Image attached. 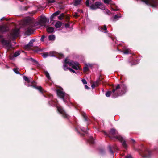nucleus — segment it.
<instances>
[{"instance_id":"nucleus-1","label":"nucleus","mask_w":158,"mask_h":158,"mask_svg":"<svg viewBox=\"0 0 158 158\" xmlns=\"http://www.w3.org/2000/svg\"><path fill=\"white\" fill-rule=\"evenodd\" d=\"M112 86L114 88L113 85H112ZM127 91V88L126 85L123 82H122V84L120 85L118 84L115 89L113 88L112 89V97L114 98H117L124 94Z\"/></svg>"},{"instance_id":"nucleus-2","label":"nucleus","mask_w":158,"mask_h":158,"mask_svg":"<svg viewBox=\"0 0 158 158\" xmlns=\"http://www.w3.org/2000/svg\"><path fill=\"white\" fill-rule=\"evenodd\" d=\"M103 132L105 135L108 137L111 140L115 139L122 141L123 139V137L118 134V131L115 129H111L109 133H107L105 131H103Z\"/></svg>"},{"instance_id":"nucleus-3","label":"nucleus","mask_w":158,"mask_h":158,"mask_svg":"<svg viewBox=\"0 0 158 158\" xmlns=\"http://www.w3.org/2000/svg\"><path fill=\"white\" fill-rule=\"evenodd\" d=\"M26 24L27 27V30L26 33L27 35L31 34L35 30L34 28L37 26V23H34L31 20H27L26 21Z\"/></svg>"},{"instance_id":"nucleus-4","label":"nucleus","mask_w":158,"mask_h":158,"mask_svg":"<svg viewBox=\"0 0 158 158\" xmlns=\"http://www.w3.org/2000/svg\"><path fill=\"white\" fill-rule=\"evenodd\" d=\"M89 1L90 0H86L85 4L87 7H89L90 9L95 10L98 8L101 9H103L104 8V6L103 4L99 2H95L94 5L92 4L90 6Z\"/></svg>"},{"instance_id":"nucleus-5","label":"nucleus","mask_w":158,"mask_h":158,"mask_svg":"<svg viewBox=\"0 0 158 158\" xmlns=\"http://www.w3.org/2000/svg\"><path fill=\"white\" fill-rule=\"evenodd\" d=\"M147 5L152 7L156 8L158 6V0H141Z\"/></svg>"},{"instance_id":"nucleus-6","label":"nucleus","mask_w":158,"mask_h":158,"mask_svg":"<svg viewBox=\"0 0 158 158\" xmlns=\"http://www.w3.org/2000/svg\"><path fill=\"white\" fill-rule=\"evenodd\" d=\"M75 130L78 133L80 134V135L81 136H88V132L87 131H85L83 127H80L78 125L75 127Z\"/></svg>"},{"instance_id":"nucleus-7","label":"nucleus","mask_w":158,"mask_h":158,"mask_svg":"<svg viewBox=\"0 0 158 158\" xmlns=\"http://www.w3.org/2000/svg\"><path fill=\"white\" fill-rule=\"evenodd\" d=\"M56 108L57 110L61 115L62 117L66 119L69 118V116L66 113L61 106H57Z\"/></svg>"},{"instance_id":"nucleus-8","label":"nucleus","mask_w":158,"mask_h":158,"mask_svg":"<svg viewBox=\"0 0 158 158\" xmlns=\"http://www.w3.org/2000/svg\"><path fill=\"white\" fill-rule=\"evenodd\" d=\"M19 29H14L13 30L10 34L8 35V38L9 40H13L18 36Z\"/></svg>"},{"instance_id":"nucleus-9","label":"nucleus","mask_w":158,"mask_h":158,"mask_svg":"<svg viewBox=\"0 0 158 158\" xmlns=\"http://www.w3.org/2000/svg\"><path fill=\"white\" fill-rule=\"evenodd\" d=\"M57 95L61 99H62L64 102H66V99L68 98V99H69V97L67 95H65V93L63 92L60 89H58L57 90Z\"/></svg>"},{"instance_id":"nucleus-10","label":"nucleus","mask_w":158,"mask_h":158,"mask_svg":"<svg viewBox=\"0 0 158 158\" xmlns=\"http://www.w3.org/2000/svg\"><path fill=\"white\" fill-rule=\"evenodd\" d=\"M103 79L102 78L101 79L100 78H99L92 85L91 87L92 88L94 89L96 86L98 85L100 83H101V82L103 83Z\"/></svg>"},{"instance_id":"nucleus-11","label":"nucleus","mask_w":158,"mask_h":158,"mask_svg":"<svg viewBox=\"0 0 158 158\" xmlns=\"http://www.w3.org/2000/svg\"><path fill=\"white\" fill-rule=\"evenodd\" d=\"M108 148L110 152L112 154L114 153V151H115L116 150H118L115 144L114 145L112 146H111L110 145H109Z\"/></svg>"},{"instance_id":"nucleus-12","label":"nucleus","mask_w":158,"mask_h":158,"mask_svg":"<svg viewBox=\"0 0 158 158\" xmlns=\"http://www.w3.org/2000/svg\"><path fill=\"white\" fill-rule=\"evenodd\" d=\"M9 28L6 25H0V33H3L8 31Z\"/></svg>"},{"instance_id":"nucleus-13","label":"nucleus","mask_w":158,"mask_h":158,"mask_svg":"<svg viewBox=\"0 0 158 158\" xmlns=\"http://www.w3.org/2000/svg\"><path fill=\"white\" fill-rule=\"evenodd\" d=\"M47 21V18L45 17H43L40 20L39 24L42 26H44L46 23Z\"/></svg>"},{"instance_id":"nucleus-14","label":"nucleus","mask_w":158,"mask_h":158,"mask_svg":"<svg viewBox=\"0 0 158 158\" xmlns=\"http://www.w3.org/2000/svg\"><path fill=\"white\" fill-rule=\"evenodd\" d=\"M151 152L148 149H146L145 151L143 153V157L147 158H149L150 156Z\"/></svg>"},{"instance_id":"nucleus-15","label":"nucleus","mask_w":158,"mask_h":158,"mask_svg":"<svg viewBox=\"0 0 158 158\" xmlns=\"http://www.w3.org/2000/svg\"><path fill=\"white\" fill-rule=\"evenodd\" d=\"M74 62L67 58H66L64 60V64L66 65L68 64L69 66H72L74 64Z\"/></svg>"},{"instance_id":"nucleus-16","label":"nucleus","mask_w":158,"mask_h":158,"mask_svg":"<svg viewBox=\"0 0 158 158\" xmlns=\"http://www.w3.org/2000/svg\"><path fill=\"white\" fill-rule=\"evenodd\" d=\"M1 43L3 45H5L6 47H9L10 44V42L9 41L4 40L3 39H2V40Z\"/></svg>"},{"instance_id":"nucleus-17","label":"nucleus","mask_w":158,"mask_h":158,"mask_svg":"<svg viewBox=\"0 0 158 158\" xmlns=\"http://www.w3.org/2000/svg\"><path fill=\"white\" fill-rule=\"evenodd\" d=\"M33 87L38 90L39 92L42 93H43L46 92L41 86H35V85H34Z\"/></svg>"},{"instance_id":"nucleus-18","label":"nucleus","mask_w":158,"mask_h":158,"mask_svg":"<svg viewBox=\"0 0 158 158\" xmlns=\"http://www.w3.org/2000/svg\"><path fill=\"white\" fill-rule=\"evenodd\" d=\"M35 41V40H31L30 42L25 46L26 49H28L33 46V43Z\"/></svg>"},{"instance_id":"nucleus-19","label":"nucleus","mask_w":158,"mask_h":158,"mask_svg":"<svg viewBox=\"0 0 158 158\" xmlns=\"http://www.w3.org/2000/svg\"><path fill=\"white\" fill-rule=\"evenodd\" d=\"M60 12L61 11H60L58 10L53 13L50 17L51 20V21L53 20L54 17L59 15L60 13Z\"/></svg>"},{"instance_id":"nucleus-20","label":"nucleus","mask_w":158,"mask_h":158,"mask_svg":"<svg viewBox=\"0 0 158 158\" xmlns=\"http://www.w3.org/2000/svg\"><path fill=\"white\" fill-rule=\"evenodd\" d=\"M79 64L77 62H74V64L72 65V68L76 70H78V68L79 67Z\"/></svg>"},{"instance_id":"nucleus-21","label":"nucleus","mask_w":158,"mask_h":158,"mask_svg":"<svg viewBox=\"0 0 158 158\" xmlns=\"http://www.w3.org/2000/svg\"><path fill=\"white\" fill-rule=\"evenodd\" d=\"M88 142L91 144L94 143L95 142L94 138L92 136H90L88 140Z\"/></svg>"},{"instance_id":"nucleus-22","label":"nucleus","mask_w":158,"mask_h":158,"mask_svg":"<svg viewBox=\"0 0 158 158\" xmlns=\"http://www.w3.org/2000/svg\"><path fill=\"white\" fill-rule=\"evenodd\" d=\"M62 25V23L60 21H57L56 23L55 24V27L57 28H59L61 27V26Z\"/></svg>"},{"instance_id":"nucleus-23","label":"nucleus","mask_w":158,"mask_h":158,"mask_svg":"<svg viewBox=\"0 0 158 158\" xmlns=\"http://www.w3.org/2000/svg\"><path fill=\"white\" fill-rule=\"evenodd\" d=\"M81 0H74L73 2L74 6H77L80 4Z\"/></svg>"},{"instance_id":"nucleus-24","label":"nucleus","mask_w":158,"mask_h":158,"mask_svg":"<svg viewBox=\"0 0 158 158\" xmlns=\"http://www.w3.org/2000/svg\"><path fill=\"white\" fill-rule=\"evenodd\" d=\"M54 28L52 27H49L47 29V31L48 33H52L53 32Z\"/></svg>"},{"instance_id":"nucleus-25","label":"nucleus","mask_w":158,"mask_h":158,"mask_svg":"<svg viewBox=\"0 0 158 158\" xmlns=\"http://www.w3.org/2000/svg\"><path fill=\"white\" fill-rule=\"evenodd\" d=\"M81 115L85 121H87L88 120V118L85 113L84 112H82Z\"/></svg>"},{"instance_id":"nucleus-26","label":"nucleus","mask_w":158,"mask_h":158,"mask_svg":"<svg viewBox=\"0 0 158 158\" xmlns=\"http://www.w3.org/2000/svg\"><path fill=\"white\" fill-rule=\"evenodd\" d=\"M122 143V146L125 148H126L127 147V145L125 141L124 140L123 138L122 141L119 140Z\"/></svg>"},{"instance_id":"nucleus-27","label":"nucleus","mask_w":158,"mask_h":158,"mask_svg":"<svg viewBox=\"0 0 158 158\" xmlns=\"http://www.w3.org/2000/svg\"><path fill=\"white\" fill-rule=\"evenodd\" d=\"M48 39L49 40L53 41L55 39V37L53 35H51L48 36Z\"/></svg>"},{"instance_id":"nucleus-28","label":"nucleus","mask_w":158,"mask_h":158,"mask_svg":"<svg viewBox=\"0 0 158 158\" xmlns=\"http://www.w3.org/2000/svg\"><path fill=\"white\" fill-rule=\"evenodd\" d=\"M65 16V15L64 13H62L60 14V15L58 17V19L60 20H61L63 19L64 18Z\"/></svg>"},{"instance_id":"nucleus-29","label":"nucleus","mask_w":158,"mask_h":158,"mask_svg":"<svg viewBox=\"0 0 158 158\" xmlns=\"http://www.w3.org/2000/svg\"><path fill=\"white\" fill-rule=\"evenodd\" d=\"M112 94V95L113 94V93L112 92V91H107L105 95L107 97H110Z\"/></svg>"},{"instance_id":"nucleus-30","label":"nucleus","mask_w":158,"mask_h":158,"mask_svg":"<svg viewBox=\"0 0 158 158\" xmlns=\"http://www.w3.org/2000/svg\"><path fill=\"white\" fill-rule=\"evenodd\" d=\"M98 29L99 30H103L104 31H106L107 30V27L106 25H103V27L102 26H100L99 27H98Z\"/></svg>"},{"instance_id":"nucleus-31","label":"nucleus","mask_w":158,"mask_h":158,"mask_svg":"<svg viewBox=\"0 0 158 158\" xmlns=\"http://www.w3.org/2000/svg\"><path fill=\"white\" fill-rule=\"evenodd\" d=\"M43 57L44 58H46L49 56V54L48 52H45L41 53Z\"/></svg>"},{"instance_id":"nucleus-32","label":"nucleus","mask_w":158,"mask_h":158,"mask_svg":"<svg viewBox=\"0 0 158 158\" xmlns=\"http://www.w3.org/2000/svg\"><path fill=\"white\" fill-rule=\"evenodd\" d=\"M56 54V52H50L49 54V56H55Z\"/></svg>"},{"instance_id":"nucleus-33","label":"nucleus","mask_w":158,"mask_h":158,"mask_svg":"<svg viewBox=\"0 0 158 158\" xmlns=\"http://www.w3.org/2000/svg\"><path fill=\"white\" fill-rule=\"evenodd\" d=\"M44 73L46 75V77L48 79L51 78L50 77L49 75V73L47 71H44Z\"/></svg>"},{"instance_id":"nucleus-34","label":"nucleus","mask_w":158,"mask_h":158,"mask_svg":"<svg viewBox=\"0 0 158 158\" xmlns=\"http://www.w3.org/2000/svg\"><path fill=\"white\" fill-rule=\"evenodd\" d=\"M30 60L31 61H32L33 62L35 63L36 64L39 65V64L38 62L32 58H30Z\"/></svg>"},{"instance_id":"nucleus-35","label":"nucleus","mask_w":158,"mask_h":158,"mask_svg":"<svg viewBox=\"0 0 158 158\" xmlns=\"http://www.w3.org/2000/svg\"><path fill=\"white\" fill-rule=\"evenodd\" d=\"M23 79L28 83H29L30 81L29 78H28L26 76H24L23 77Z\"/></svg>"},{"instance_id":"nucleus-36","label":"nucleus","mask_w":158,"mask_h":158,"mask_svg":"<svg viewBox=\"0 0 158 158\" xmlns=\"http://www.w3.org/2000/svg\"><path fill=\"white\" fill-rule=\"evenodd\" d=\"M20 53L19 52H16L14 54L13 56L16 57L19 55Z\"/></svg>"},{"instance_id":"nucleus-37","label":"nucleus","mask_w":158,"mask_h":158,"mask_svg":"<svg viewBox=\"0 0 158 158\" xmlns=\"http://www.w3.org/2000/svg\"><path fill=\"white\" fill-rule=\"evenodd\" d=\"M56 2L55 0H47V2L48 4L53 3Z\"/></svg>"},{"instance_id":"nucleus-38","label":"nucleus","mask_w":158,"mask_h":158,"mask_svg":"<svg viewBox=\"0 0 158 158\" xmlns=\"http://www.w3.org/2000/svg\"><path fill=\"white\" fill-rule=\"evenodd\" d=\"M64 69V70L66 71L67 70H69V68H68L67 65L64 64L63 65Z\"/></svg>"},{"instance_id":"nucleus-39","label":"nucleus","mask_w":158,"mask_h":158,"mask_svg":"<svg viewBox=\"0 0 158 158\" xmlns=\"http://www.w3.org/2000/svg\"><path fill=\"white\" fill-rule=\"evenodd\" d=\"M123 53L125 54H128L129 53V51L128 49H126L123 51Z\"/></svg>"},{"instance_id":"nucleus-40","label":"nucleus","mask_w":158,"mask_h":158,"mask_svg":"<svg viewBox=\"0 0 158 158\" xmlns=\"http://www.w3.org/2000/svg\"><path fill=\"white\" fill-rule=\"evenodd\" d=\"M89 70V68L88 66H85L83 68L84 72H86Z\"/></svg>"},{"instance_id":"nucleus-41","label":"nucleus","mask_w":158,"mask_h":158,"mask_svg":"<svg viewBox=\"0 0 158 158\" xmlns=\"http://www.w3.org/2000/svg\"><path fill=\"white\" fill-rule=\"evenodd\" d=\"M13 70L14 72L17 74H19L20 73L19 72L18 70L16 68H14Z\"/></svg>"},{"instance_id":"nucleus-42","label":"nucleus","mask_w":158,"mask_h":158,"mask_svg":"<svg viewBox=\"0 0 158 158\" xmlns=\"http://www.w3.org/2000/svg\"><path fill=\"white\" fill-rule=\"evenodd\" d=\"M64 18H65L67 22H69L70 19L69 15H65Z\"/></svg>"},{"instance_id":"nucleus-43","label":"nucleus","mask_w":158,"mask_h":158,"mask_svg":"<svg viewBox=\"0 0 158 158\" xmlns=\"http://www.w3.org/2000/svg\"><path fill=\"white\" fill-rule=\"evenodd\" d=\"M58 58L59 59H61L64 57V55L62 54L58 53Z\"/></svg>"},{"instance_id":"nucleus-44","label":"nucleus","mask_w":158,"mask_h":158,"mask_svg":"<svg viewBox=\"0 0 158 158\" xmlns=\"http://www.w3.org/2000/svg\"><path fill=\"white\" fill-rule=\"evenodd\" d=\"M100 152L101 154H104L105 153V150L104 149H101L100 150Z\"/></svg>"},{"instance_id":"nucleus-45","label":"nucleus","mask_w":158,"mask_h":158,"mask_svg":"<svg viewBox=\"0 0 158 158\" xmlns=\"http://www.w3.org/2000/svg\"><path fill=\"white\" fill-rule=\"evenodd\" d=\"M111 0H104V2L106 4H109Z\"/></svg>"},{"instance_id":"nucleus-46","label":"nucleus","mask_w":158,"mask_h":158,"mask_svg":"<svg viewBox=\"0 0 158 158\" xmlns=\"http://www.w3.org/2000/svg\"><path fill=\"white\" fill-rule=\"evenodd\" d=\"M121 17V15L120 16L118 15H115L114 17V19H117Z\"/></svg>"},{"instance_id":"nucleus-47","label":"nucleus","mask_w":158,"mask_h":158,"mask_svg":"<svg viewBox=\"0 0 158 158\" xmlns=\"http://www.w3.org/2000/svg\"><path fill=\"white\" fill-rule=\"evenodd\" d=\"M82 82L84 84H87V82L85 79H82Z\"/></svg>"},{"instance_id":"nucleus-48","label":"nucleus","mask_w":158,"mask_h":158,"mask_svg":"<svg viewBox=\"0 0 158 158\" xmlns=\"http://www.w3.org/2000/svg\"><path fill=\"white\" fill-rule=\"evenodd\" d=\"M45 38V36L44 35H43L40 39V41L42 42H43L44 41V39Z\"/></svg>"},{"instance_id":"nucleus-49","label":"nucleus","mask_w":158,"mask_h":158,"mask_svg":"<svg viewBox=\"0 0 158 158\" xmlns=\"http://www.w3.org/2000/svg\"><path fill=\"white\" fill-rule=\"evenodd\" d=\"M79 15H78V14L77 13L75 12L74 13V16L76 18H77L78 17H79Z\"/></svg>"},{"instance_id":"nucleus-50","label":"nucleus","mask_w":158,"mask_h":158,"mask_svg":"<svg viewBox=\"0 0 158 158\" xmlns=\"http://www.w3.org/2000/svg\"><path fill=\"white\" fill-rule=\"evenodd\" d=\"M54 102L52 100L49 101L48 104L49 105L52 106Z\"/></svg>"},{"instance_id":"nucleus-51","label":"nucleus","mask_w":158,"mask_h":158,"mask_svg":"<svg viewBox=\"0 0 158 158\" xmlns=\"http://www.w3.org/2000/svg\"><path fill=\"white\" fill-rule=\"evenodd\" d=\"M69 70L71 72H73V73H76L75 71L74 70H73V69H72L71 68H69Z\"/></svg>"},{"instance_id":"nucleus-52","label":"nucleus","mask_w":158,"mask_h":158,"mask_svg":"<svg viewBox=\"0 0 158 158\" xmlns=\"http://www.w3.org/2000/svg\"><path fill=\"white\" fill-rule=\"evenodd\" d=\"M31 84H32V85H31V86H32L33 87V86L34 85H35V86H36V83L35 81L32 82L31 83Z\"/></svg>"},{"instance_id":"nucleus-53","label":"nucleus","mask_w":158,"mask_h":158,"mask_svg":"<svg viewBox=\"0 0 158 158\" xmlns=\"http://www.w3.org/2000/svg\"><path fill=\"white\" fill-rule=\"evenodd\" d=\"M125 158H133L131 156L129 155H128L127 156H125Z\"/></svg>"},{"instance_id":"nucleus-54","label":"nucleus","mask_w":158,"mask_h":158,"mask_svg":"<svg viewBox=\"0 0 158 158\" xmlns=\"http://www.w3.org/2000/svg\"><path fill=\"white\" fill-rule=\"evenodd\" d=\"M70 26V25L68 23H66L65 24V27L66 28H69Z\"/></svg>"},{"instance_id":"nucleus-55","label":"nucleus","mask_w":158,"mask_h":158,"mask_svg":"<svg viewBox=\"0 0 158 158\" xmlns=\"http://www.w3.org/2000/svg\"><path fill=\"white\" fill-rule=\"evenodd\" d=\"M85 88L87 89H90V88H89L87 85H85Z\"/></svg>"},{"instance_id":"nucleus-56","label":"nucleus","mask_w":158,"mask_h":158,"mask_svg":"<svg viewBox=\"0 0 158 158\" xmlns=\"http://www.w3.org/2000/svg\"><path fill=\"white\" fill-rule=\"evenodd\" d=\"M77 11L78 12H80V13H83V11L82 10H80V9H78V10H77Z\"/></svg>"},{"instance_id":"nucleus-57","label":"nucleus","mask_w":158,"mask_h":158,"mask_svg":"<svg viewBox=\"0 0 158 158\" xmlns=\"http://www.w3.org/2000/svg\"><path fill=\"white\" fill-rule=\"evenodd\" d=\"M23 8H24L23 10H27L28 8V7L27 6L24 7Z\"/></svg>"},{"instance_id":"nucleus-58","label":"nucleus","mask_w":158,"mask_h":158,"mask_svg":"<svg viewBox=\"0 0 158 158\" xmlns=\"http://www.w3.org/2000/svg\"><path fill=\"white\" fill-rule=\"evenodd\" d=\"M7 20V21L8 20L6 19L4 17H3L1 19V20Z\"/></svg>"},{"instance_id":"nucleus-59","label":"nucleus","mask_w":158,"mask_h":158,"mask_svg":"<svg viewBox=\"0 0 158 158\" xmlns=\"http://www.w3.org/2000/svg\"><path fill=\"white\" fill-rule=\"evenodd\" d=\"M131 140L132 143H135V141L134 139H131Z\"/></svg>"},{"instance_id":"nucleus-60","label":"nucleus","mask_w":158,"mask_h":158,"mask_svg":"<svg viewBox=\"0 0 158 158\" xmlns=\"http://www.w3.org/2000/svg\"><path fill=\"white\" fill-rule=\"evenodd\" d=\"M3 38V36L2 35H0V39L1 38Z\"/></svg>"},{"instance_id":"nucleus-61","label":"nucleus","mask_w":158,"mask_h":158,"mask_svg":"<svg viewBox=\"0 0 158 158\" xmlns=\"http://www.w3.org/2000/svg\"><path fill=\"white\" fill-rule=\"evenodd\" d=\"M106 12L108 14H109V12H110V11L108 10H107V11H106Z\"/></svg>"},{"instance_id":"nucleus-62","label":"nucleus","mask_w":158,"mask_h":158,"mask_svg":"<svg viewBox=\"0 0 158 158\" xmlns=\"http://www.w3.org/2000/svg\"><path fill=\"white\" fill-rule=\"evenodd\" d=\"M114 11H116L117 10H115V9H112Z\"/></svg>"},{"instance_id":"nucleus-63","label":"nucleus","mask_w":158,"mask_h":158,"mask_svg":"<svg viewBox=\"0 0 158 158\" xmlns=\"http://www.w3.org/2000/svg\"><path fill=\"white\" fill-rule=\"evenodd\" d=\"M21 2H23V0L20 1Z\"/></svg>"},{"instance_id":"nucleus-64","label":"nucleus","mask_w":158,"mask_h":158,"mask_svg":"<svg viewBox=\"0 0 158 158\" xmlns=\"http://www.w3.org/2000/svg\"><path fill=\"white\" fill-rule=\"evenodd\" d=\"M92 0V1H93V2H94V1H95V0Z\"/></svg>"}]
</instances>
